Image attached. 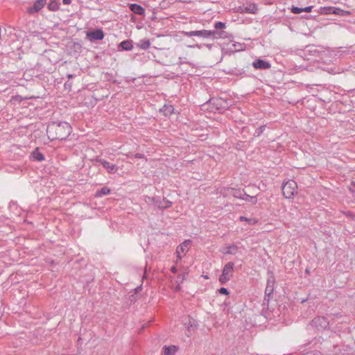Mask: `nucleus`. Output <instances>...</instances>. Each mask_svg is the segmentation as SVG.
Here are the masks:
<instances>
[{
  "label": "nucleus",
  "mask_w": 355,
  "mask_h": 355,
  "mask_svg": "<svg viewBox=\"0 0 355 355\" xmlns=\"http://www.w3.org/2000/svg\"><path fill=\"white\" fill-rule=\"evenodd\" d=\"M181 59H182V58H180V60H181ZM182 63H183V60H180V64H182Z\"/></svg>",
  "instance_id": "37"
},
{
  "label": "nucleus",
  "mask_w": 355,
  "mask_h": 355,
  "mask_svg": "<svg viewBox=\"0 0 355 355\" xmlns=\"http://www.w3.org/2000/svg\"><path fill=\"white\" fill-rule=\"evenodd\" d=\"M48 130L55 132V137L53 139H65L67 138L72 131V128L70 124L65 121L59 123L53 122L48 127Z\"/></svg>",
  "instance_id": "2"
},
{
  "label": "nucleus",
  "mask_w": 355,
  "mask_h": 355,
  "mask_svg": "<svg viewBox=\"0 0 355 355\" xmlns=\"http://www.w3.org/2000/svg\"><path fill=\"white\" fill-rule=\"evenodd\" d=\"M218 292H219V293L223 294V295H228L229 294L228 290L226 288H224V287H221L218 290Z\"/></svg>",
  "instance_id": "29"
},
{
  "label": "nucleus",
  "mask_w": 355,
  "mask_h": 355,
  "mask_svg": "<svg viewBox=\"0 0 355 355\" xmlns=\"http://www.w3.org/2000/svg\"><path fill=\"white\" fill-rule=\"evenodd\" d=\"M31 157L35 161L42 162L44 160V156L42 153H40L38 148H36L31 153Z\"/></svg>",
  "instance_id": "17"
},
{
  "label": "nucleus",
  "mask_w": 355,
  "mask_h": 355,
  "mask_svg": "<svg viewBox=\"0 0 355 355\" xmlns=\"http://www.w3.org/2000/svg\"><path fill=\"white\" fill-rule=\"evenodd\" d=\"M135 157H137V158H141V157H143V155H141V154H139V153H138V154H137V155H135Z\"/></svg>",
  "instance_id": "33"
},
{
  "label": "nucleus",
  "mask_w": 355,
  "mask_h": 355,
  "mask_svg": "<svg viewBox=\"0 0 355 355\" xmlns=\"http://www.w3.org/2000/svg\"><path fill=\"white\" fill-rule=\"evenodd\" d=\"M182 34L187 37L196 36V31H183Z\"/></svg>",
  "instance_id": "28"
},
{
  "label": "nucleus",
  "mask_w": 355,
  "mask_h": 355,
  "mask_svg": "<svg viewBox=\"0 0 355 355\" xmlns=\"http://www.w3.org/2000/svg\"><path fill=\"white\" fill-rule=\"evenodd\" d=\"M234 263L233 262H228L224 266L222 274L219 277V282L221 284H225L232 277L234 272Z\"/></svg>",
  "instance_id": "5"
},
{
  "label": "nucleus",
  "mask_w": 355,
  "mask_h": 355,
  "mask_svg": "<svg viewBox=\"0 0 355 355\" xmlns=\"http://www.w3.org/2000/svg\"><path fill=\"white\" fill-rule=\"evenodd\" d=\"M171 270L173 273L177 272V269H176V268L175 266L171 267Z\"/></svg>",
  "instance_id": "32"
},
{
  "label": "nucleus",
  "mask_w": 355,
  "mask_h": 355,
  "mask_svg": "<svg viewBox=\"0 0 355 355\" xmlns=\"http://www.w3.org/2000/svg\"><path fill=\"white\" fill-rule=\"evenodd\" d=\"M177 351L178 347L175 345H165L162 348V355H175Z\"/></svg>",
  "instance_id": "16"
},
{
  "label": "nucleus",
  "mask_w": 355,
  "mask_h": 355,
  "mask_svg": "<svg viewBox=\"0 0 355 355\" xmlns=\"http://www.w3.org/2000/svg\"><path fill=\"white\" fill-rule=\"evenodd\" d=\"M352 184L353 187H355V180H353L352 182Z\"/></svg>",
  "instance_id": "36"
},
{
  "label": "nucleus",
  "mask_w": 355,
  "mask_h": 355,
  "mask_svg": "<svg viewBox=\"0 0 355 355\" xmlns=\"http://www.w3.org/2000/svg\"><path fill=\"white\" fill-rule=\"evenodd\" d=\"M291 10L294 14H300L303 12L302 8H299L297 6H293L291 8Z\"/></svg>",
  "instance_id": "27"
},
{
  "label": "nucleus",
  "mask_w": 355,
  "mask_h": 355,
  "mask_svg": "<svg viewBox=\"0 0 355 355\" xmlns=\"http://www.w3.org/2000/svg\"><path fill=\"white\" fill-rule=\"evenodd\" d=\"M46 0H35L33 5L28 8L27 12L28 14H34L38 12L44 7Z\"/></svg>",
  "instance_id": "8"
},
{
  "label": "nucleus",
  "mask_w": 355,
  "mask_h": 355,
  "mask_svg": "<svg viewBox=\"0 0 355 355\" xmlns=\"http://www.w3.org/2000/svg\"><path fill=\"white\" fill-rule=\"evenodd\" d=\"M206 46L210 49L212 47V44H207Z\"/></svg>",
  "instance_id": "35"
},
{
  "label": "nucleus",
  "mask_w": 355,
  "mask_h": 355,
  "mask_svg": "<svg viewBox=\"0 0 355 355\" xmlns=\"http://www.w3.org/2000/svg\"><path fill=\"white\" fill-rule=\"evenodd\" d=\"M252 64L255 69H268L271 67V64L269 62L261 59H257L252 62Z\"/></svg>",
  "instance_id": "13"
},
{
  "label": "nucleus",
  "mask_w": 355,
  "mask_h": 355,
  "mask_svg": "<svg viewBox=\"0 0 355 355\" xmlns=\"http://www.w3.org/2000/svg\"><path fill=\"white\" fill-rule=\"evenodd\" d=\"M266 128L265 125H261L259 128L255 130L254 135L256 137H259L261 135V134L264 131Z\"/></svg>",
  "instance_id": "26"
},
{
  "label": "nucleus",
  "mask_w": 355,
  "mask_h": 355,
  "mask_svg": "<svg viewBox=\"0 0 355 355\" xmlns=\"http://www.w3.org/2000/svg\"><path fill=\"white\" fill-rule=\"evenodd\" d=\"M180 288V286H178L176 290H179Z\"/></svg>",
  "instance_id": "39"
},
{
  "label": "nucleus",
  "mask_w": 355,
  "mask_h": 355,
  "mask_svg": "<svg viewBox=\"0 0 355 355\" xmlns=\"http://www.w3.org/2000/svg\"><path fill=\"white\" fill-rule=\"evenodd\" d=\"M160 111L163 112L165 116H170L174 112V107L171 105H164Z\"/></svg>",
  "instance_id": "19"
},
{
  "label": "nucleus",
  "mask_w": 355,
  "mask_h": 355,
  "mask_svg": "<svg viewBox=\"0 0 355 355\" xmlns=\"http://www.w3.org/2000/svg\"><path fill=\"white\" fill-rule=\"evenodd\" d=\"M110 191H111L109 188L104 187L101 188V190L96 193V196L101 197L102 196L108 195L110 193Z\"/></svg>",
  "instance_id": "22"
},
{
  "label": "nucleus",
  "mask_w": 355,
  "mask_h": 355,
  "mask_svg": "<svg viewBox=\"0 0 355 355\" xmlns=\"http://www.w3.org/2000/svg\"><path fill=\"white\" fill-rule=\"evenodd\" d=\"M98 162L103 165V166L107 169V172L110 173H115L117 171V166L115 164H111L109 162L99 159Z\"/></svg>",
  "instance_id": "14"
},
{
  "label": "nucleus",
  "mask_w": 355,
  "mask_h": 355,
  "mask_svg": "<svg viewBox=\"0 0 355 355\" xmlns=\"http://www.w3.org/2000/svg\"><path fill=\"white\" fill-rule=\"evenodd\" d=\"M119 47L121 49V50L130 51L133 48L132 42L128 40H124L119 44Z\"/></svg>",
  "instance_id": "18"
},
{
  "label": "nucleus",
  "mask_w": 355,
  "mask_h": 355,
  "mask_svg": "<svg viewBox=\"0 0 355 355\" xmlns=\"http://www.w3.org/2000/svg\"><path fill=\"white\" fill-rule=\"evenodd\" d=\"M274 281L268 279L267 282V285L265 289V297L263 302V309L265 307L268 306L269 302L270 300V297L273 293L274 291Z\"/></svg>",
  "instance_id": "6"
},
{
  "label": "nucleus",
  "mask_w": 355,
  "mask_h": 355,
  "mask_svg": "<svg viewBox=\"0 0 355 355\" xmlns=\"http://www.w3.org/2000/svg\"><path fill=\"white\" fill-rule=\"evenodd\" d=\"M105 35L102 29H96L95 31L87 32V37L90 41L101 40L103 39Z\"/></svg>",
  "instance_id": "10"
},
{
  "label": "nucleus",
  "mask_w": 355,
  "mask_h": 355,
  "mask_svg": "<svg viewBox=\"0 0 355 355\" xmlns=\"http://www.w3.org/2000/svg\"><path fill=\"white\" fill-rule=\"evenodd\" d=\"M73 77V74H68V75H67V78H68L69 79H71V78H72Z\"/></svg>",
  "instance_id": "34"
},
{
  "label": "nucleus",
  "mask_w": 355,
  "mask_h": 355,
  "mask_svg": "<svg viewBox=\"0 0 355 355\" xmlns=\"http://www.w3.org/2000/svg\"><path fill=\"white\" fill-rule=\"evenodd\" d=\"M139 47L141 49H147L150 47V43L149 40H141L139 43Z\"/></svg>",
  "instance_id": "24"
},
{
  "label": "nucleus",
  "mask_w": 355,
  "mask_h": 355,
  "mask_svg": "<svg viewBox=\"0 0 355 355\" xmlns=\"http://www.w3.org/2000/svg\"><path fill=\"white\" fill-rule=\"evenodd\" d=\"M194 46H193V45H189V46H188V47H189V48H193Z\"/></svg>",
  "instance_id": "38"
},
{
  "label": "nucleus",
  "mask_w": 355,
  "mask_h": 355,
  "mask_svg": "<svg viewBox=\"0 0 355 355\" xmlns=\"http://www.w3.org/2000/svg\"><path fill=\"white\" fill-rule=\"evenodd\" d=\"M62 3L64 5H69L71 3V0H62Z\"/></svg>",
  "instance_id": "31"
},
{
  "label": "nucleus",
  "mask_w": 355,
  "mask_h": 355,
  "mask_svg": "<svg viewBox=\"0 0 355 355\" xmlns=\"http://www.w3.org/2000/svg\"><path fill=\"white\" fill-rule=\"evenodd\" d=\"M60 3L56 1H51L47 6L49 10L57 11L60 9Z\"/></svg>",
  "instance_id": "20"
},
{
  "label": "nucleus",
  "mask_w": 355,
  "mask_h": 355,
  "mask_svg": "<svg viewBox=\"0 0 355 355\" xmlns=\"http://www.w3.org/2000/svg\"><path fill=\"white\" fill-rule=\"evenodd\" d=\"M214 28L216 30L214 31H209V30H200L196 31V36L200 37L202 38H211L212 40L219 39V38H225L227 37V33L225 31L218 30H222L226 28L225 23L218 21L215 23Z\"/></svg>",
  "instance_id": "1"
},
{
  "label": "nucleus",
  "mask_w": 355,
  "mask_h": 355,
  "mask_svg": "<svg viewBox=\"0 0 355 355\" xmlns=\"http://www.w3.org/2000/svg\"><path fill=\"white\" fill-rule=\"evenodd\" d=\"M190 244H191V241L186 240L177 247L176 253H177L178 259L176 261V263L182 259L181 254L184 253V252H187L188 250Z\"/></svg>",
  "instance_id": "11"
},
{
  "label": "nucleus",
  "mask_w": 355,
  "mask_h": 355,
  "mask_svg": "<svg viewBox=\"0 0 355 355\" xmlns=\"http://www.w3.org/2000/svg\"><path fill=\"white\" fill-rule=\"evenodd\" d=\"M313 8V6H310L302 8V10H303V12H310L312 11Z\"/></svg>",
  "instance_id": "30"
},
{
  "label": "nucleus",
  "mask_w": 355,
  "mask_h": 355,
  "mask_svg": "<svg viewBox=\"0 0 355 355\" xmlns=\"http://www.w3.org/2000/svg\"><path fill=\"white\" fill-rule=\"evenodd\" d=\"M238 248L236 245H231L227 248V251L225 252L226 254H236Z\"/></svg>",
  "instance_id": "21"
},
{
  "label": "nucleus",
  "mask_w": 355,
  "mask_h": 355,
  "mask_svg": "<svg viewBox=\"0 0 355 355\" xmlns=\"http://www.w3.org/2000/svg\"><path fill=\"white\" fill-rule=\"evenodd\" d=\"M130 9L134 13L139 15H145V9L140 5L137 3H132L130 6Z\"/></svg>",
  "instance_id": "15"
},
{
  "label": "nucleus",
  "mask_w": 355,
  "mask_h": 355,
  "mask_svg": "<svg viewBox=\"0 0 355 355\" xmlns=\"http://www.w3.org/2000/svg\"><path fill=\"white\" fill-rule=\"evenodd\" d=\"M239 220L240 221H246L250 225H255L258 222L257 220L254 218H246L245 216H240L239 217Z\"/></svg>",
  "instance_id": "23"
},
{
  "label": "nucleus",
  "mask_w": 355,
  "mask_h": 355,
  "mask_svg": "<svg viewBox=\"0 0 355 355\" xmlns=\"http://www.w3.org/2000/svg\"><path fill=\"white\" fill-rule=\"evenodd\" d=\"M324 9L326 10V12H325L326 14H334V15H340V16H346V15H349V11L343 10L339 8L327 7V8H324Z\"/></svg>",
  "instance_id": "12"
},
{
  "label": "nucleus",
  "mask_w": 355,
  "mask_h": 355,
  "mask_svg": "<svg viewBox=\"0 0 355 355\" xmlns=\"http://www.w3.org/2000/svg\"><path fill=\"white\" fill-rule=\"evenodd\" d=\"M297 185L294 180H288L282 186V193L286 198H292L297 193Z\"/></svg>",
  "instance_id": "4"
},
{
  "label": "nucleus",
  "mask_w": 355,
  "mask_h": 355,
  "mask_svg": "<svg viewBox=\"0 0 355 355\" xmlns=\"http://www.w3.org/2000/svg\"><path fill=\"white\" fill-rule=\"evenodd\" d=\"M144 200L148 205L154 207L161 209H164L170 207L172 202L165 198H162L159 196H144Z\"/></svg>",
  "instance_id": "3"
},
{
  "label": "nucleus",
  "mask_w": 355,
  "mask_h": 355,
  "mask_svg": "<svg viewBox=\"0 0 355 355\" xmlns=\"http://www.w3.org/2000/svg\"><path fill=\"white\" fill-rule=\"evenodd\" d=\"M245 198H242V199L246 200V201H248V202H252V204H256L257 202V197L256 196H250L248 194H245Z\"/></svg>",
  "instance_id": "25"
},
{
  "label": "nucleus",
  "mask_w": 355,
  "mask_h": 355,
  "mask_svg": "<svg viewBox=\"0 0 355 355\" xmlns=\"http://www.w3.org/2000/svg\"><path fill=\"white\" fill-rule=\"evenodd\" d=\"M257 10V5L254 3L243 4L238 8V12L240 13L256 14Z\"/></svg>",
  "instance_id": "7"
},
{
  "label": "nucleus",
  "mask_w": 355,
  "mask_h": 355,
  "mask_svg": "<svg viewBox=\"0 0 355 355\" xmlns=\"http://www.w3.org/2000/svg\"><path fill=\"white\" fill-rule=\"evenodd\" d=\"M312 324L318 329H326L329 326V321L324 316H318L312 320Z\"/></svg>",
  "instance_id": "9"
}]
</instances>
